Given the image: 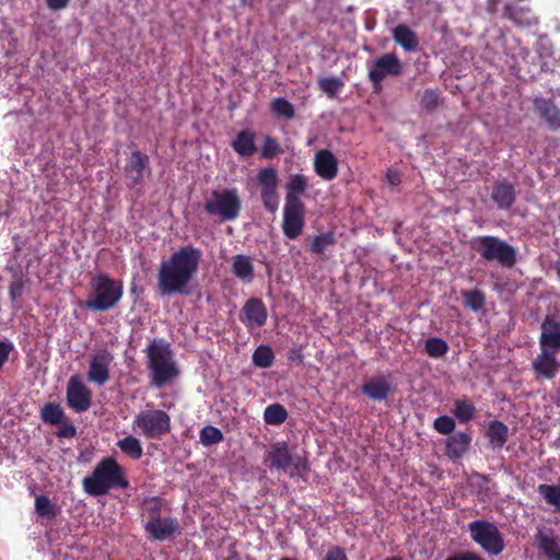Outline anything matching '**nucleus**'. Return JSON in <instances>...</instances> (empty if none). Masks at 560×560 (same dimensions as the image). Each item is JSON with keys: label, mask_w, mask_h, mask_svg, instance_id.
Here are the masks:
<instances>
[{"label": "nucleus", "mask_w": 560, "mask_h": 560, "mask_svg": "<svg viewBox=\"0 0 560 560\" xmlns=\"http://www.w3.org/2000/svg\"><path fill=\"white\" fill-rule=\"evenodd\" d=\"M127 487L124 470L113 457L103 458L92 474L83 479L84 491L93 497L104 495L113 488Z\"/></svg>", "instance_id": "1"}, {"label": "nucleus", "mask_w": 560, "mask_h": 560, "mask_svg": "<svg viewBox=\"0 0 560 560\" xmlns=\"http://www.w3.org/2000/svg\"><path fill=\"white\" fill-rule=\"evenodd\" d=\"M201 258V249L191 245L177 249V294L201 298V285L196 279Z\"/></svg>", "instance_id": "2"}, {"label": "nucleus", "mask_w": 560, "mask_h": 560, "mask_svg": "<svg viewBox=\"0 0 560 560\" xmlns=\"http://www.w3.org/2000/svg\"><path fill=\"white\" fill-rule=\"evenodd\" d=\"M91 294L85 306L91 311L105 312L115 307L124 294L122 282L100 273L91 280Z\"/></svg>", "instance_id": "3"}, {"label": "nucleus", "mask_w": 560, "mask_h": 560, "mask_svg": "<svg viewBox=\"0 0 560 560\" xmlns=\"http://www.w3.org/2000/svg\"><path fill=\"white\" fill-rule=\"evenodd\" d=\"M470 247L485 261H497L505 268H512L517 261L515 248L508 242L492 235H482L474 237L470 241Z\"/></svg>", "instance_id": "4"}, {"label": "nucleus", "mask_w": 560, "mask_h": 560, "mask_svg": "<svg viewBox=\"0 0 560 560\" xmlns=\"http://www.w3.org/2000/svg\"><path fill=\"white\" fill-rule=\"evenodd\" d=\"M147 355L152 384L162 387L175 374L171 346L163 340H154L148 346Z\"/></svg>", "instance_id": "5"}, {"label": "nucleus", "mask_w": 560, "mask_h": 560, "mask_svg": "<svg viewBox=\"0 0 560 560\" xmlns=\"http://www.w3.org/2000/svg\"><path fill=\"white\" fill-rule=\"evenodd\" d=\"M470 539L488 556L497 557L505 548L504 538L498 526L487 520H476L468 524Z\"/></svg>", "instance_id": "6"}, {"label": "nucleus", "mask_w": 560, "mask_h": 560, "mask_svg": "<svg viewBox=\"0 0 560 560\" xmlns=\"http://www.w3.org/2000/svg\"><path fill=\"white\" fill-rule=\"evenodd\" d=\"M203 208L210 215L220 217L223 221H233L241 212V200L235 189H215Z\"/></svg>", "instance_id": "7"}, {"label": "nucleus", "mask_w": 560, "mask_h": 560, "mask_svg": "<svg viewBox=\"0 0 560 560\" xmlns=\"http://www.w3.org/2000/svg\"><path fill=\"white\" fill-rule=\"evenodd\" d=\"M132 428L148 439H156L170 431L171 419L163 410H144L135 417Z\"/></svg>", "instance_id": "8"}, {"label": "nucleus", "mask_w": 560, "mask_h": 560, "mask_svg": "<svg viewBox=\"0 0 560 560\" xmlns=\"http://www.w3.org/2000/svg\"><path fill=\"white\" fill-rule=\"evenodd\" d=\"M265 463L271 469L287 471L291 466L294 467L296 472L307 470L306 460L300 456H294L287 442H276L270 445L269 451L265 456Z\"/></svg>", "instance_id": "9"}, {"label": "nucleus", "mask_w": 560, "mask_h": 560, "mask_svg": "<svg viewBox=\"0 0 560 560\" xmlns=\"http://www.w3.org/2000/svg\"><path fill=\"white\" fill-rule=\"evenodd\" d=\"M404 67L396 54L389 52L378 57L370 68L368 77L372 82L374 91L382 89V82L387 75L398 77L402 73Z\"/></svg>", "instance_id": "10"}, {"label": "nucleus", "mask_w": 560, "mask_h": 560, "mask_svg": "<svg viewBox=\"0 0 560 560\" xmlns=\"http://www.w3.org/2000/svg\"><path fill=\"white\" fill-rule=\"evenodd\" d=\"M305 205L288 200L283 207L282 231L285 237L296 240L305 228Z\"/></svg>", "instance_id": "11"}, {"label": "nucleus", "mask_w": 560, "mask_h": 560, "mask_svg": "<svg viewBox=\"0 0 560 560\" xmlns=\"http://www.w3.org/2000/svg\"><path fill=\"white\" fill-rule=\"evenodd\" d=\"M257 182L260 185V196L266 210L275 213L279 207V195L277 192L278 174L273 167L259 170Z\"/></svg>", "instance_id": "12"}, {"label": "nucleus", "mask_w": 560, "mask_h": 560, "mask_svg": "<svg viewBox=\"0 0 560 560\" xmlns=\"http://www.w3.org/2000/svg\"><path fill=\"white\" fill-rule=\"evenodd\" d=\"M559 350L539 347V353L532 361V369L538 378L552 380L560 371Z\"/></svg>", "instance_id": "13"}, {"label": "nucleus", "mask_w": 560, "mask_h": 560, "mask_svg": "<svg viewBox=\"0 0 560 560\" xmlns=\"http://www.w3.org/2000/svg\"><path fill=\"white\" fill-rule=\"evenodd\" d=\"M67 404L75 412L86 411L91 407L92 393L77 375L71 376L68 381Z\"/></svg>", "instance_id": "14"}, {"label": "nucleus", "mask_w": 560, "mask_h": 560, "mask_svg": "<svg viewBox=\"0 0 560 560\" xmlns=\"http://www.w3.org/2000/svg\"><path fill=\"white\" fill-rule=\"evenodd\" d=\"M114 360L107 350H98L91 357L86 377L89 382L103 386L109 380V366Z\"/></svg>", "instance_id": "15"}, {"label": "nucleus", "mask_w": 560, "mask_h": 560, "mask_svg": "<svg viewBox=\"0 0 560 560\" xmlns=\"http://www.w3.org/2000/svg\"><path fill=\"white\" fill-rule=\"evenodd\" d=\"M267 318V307L258 298L247 300L240 313V320L248 330L262 327L266 324Z\"/></svg>", "instance_id": "16"}, {"label": "nucleus", "mask_w": 560, "mask_h": 560, "mask_svg": "<svg viewBox=\"0 0 560 560\" xmlns=\"http://www.w3.org/2000/svg\"><path fill=\"white\" fill-rule=\"evenodd\" d=\"M534 544L548 560H560V545L558 537L550 528L539 527L534 535Z\"/></svg>", "instance_id": "17"}, {"label": "nucleus", "mask_w": 560, "mask_h": 560, "mask_svg": "<svg viewBox=\"0 0 560 560\" xmlns=\"http://www.w3.org/2000/svg\"><path fill=\"white\" fill-rule=\"evenodd\" d=\"M533 106L535 113L551 131L560 130V109L552 98L535 97Z\"/></svg>", "instance_id": "18"}, {"label": "nucleus", "mask_w": 560, "mask_h": 560, "mask_svg": "<svg viewBox=\"0 0 560 560\" xmlns=\"http://www.w3.org/2000/svg\"><path fill=\"white\" fill-rule=\"evenodd\" d=\"M540 329L539 347L560 351V317L551 314L546 315Z\"/></svg>", "instance_id": "19"}, {"label": "nucleus", "mask_w": 560, "mask_h": 560, "mask_svg": "<svg viewBox=\"0 0 560 560\" xmlns=\"http://www.w3.org/2000/svg\"><path fill=\"white\" fill-rule=\"evenodd\" d=\"M314 170L320 178L332 180L338 174V160L328 149L318 150L314 156Z\"/></svg>", "instance_id": "20"}, {"label": "nucleus", "mask_w": 560, "mask_h": 560, "mask_svg": "<svg viewBox=\"0 0 560 560\" xmlns=\"http://www.w3.org/2000/svg\"><path fill=\"white\" fill-rule=\"evenodd\" d=\"M491 200L500 210H509L516 201V190L506 179L497 180L492 186Z\"/></svg>", "instance_id": "21"}, {"label": "nucleus", "mask_w": 560, "mask_h": 560, "mask_svg": "<svg viewBox=\"0 0 560 560\" xmlns=\"http://www.w3.org/2000/svg\"><path fill=\"white\" fill-rule=\"evenodd\" d=\"M361 392L372 400L382 401L392 393V383L385 375H376L362 384Z\"/></svg>", "instance_id": "22"}, {"label": "nucleus", "mask_w": 560, "mask_h": 560, "mask_svg": "<svg viewBox=\"0 0 560 560\" xmlns=\"http://www.w3.org/2000/svg\"><path fill=\"white\" fill-rule=\"evenodd\" d=\"M257 133L255 130L245 128L240 130L231 142L233 151L242 158H250L256 154Z\"/></svg>", "instance_id": "23"}, {"label": "nucleus", "mask_w": 560, "mask_h": 560, "mask_svg": "<svg viewBox=\"0 0 560 560\" xmlns=\"http://www.w3.org/2000/svg\"><path fill=\"white\" fill-rule=\"evenodd\" d=\"M125 171L130 184L140 183L149 174L148 156L138 151L133 152L126 163Z\"/></svg>", "instance_id": "24"}, {"label": "nucleus", "mask_w": 560, "mask_h": 560, "mask_svg": "<svg viewBox=\"0 0 560 560\" xmlns=\"http://www.w3.org/2000/svg\"><path fill=\"white\" fill-rule=\"evenodd\" d=\"M470 443V434L467 432H455L445 440V455L451 460H457L468 451Z\"/></svg>", "instance_id": "25"}, {"label": "nucleus", "mask_w": 560, "mask_h": 560, "mask_svg": "<svg viewBox=\"0 0 560 560\" xmlns=\"http://www.w3.org/2000/svg\"><path fill=\"white\" fill-rule=\"evenodd\" d=\"M159 289L163 295L175 292V254L161 265Z\"/></svg>", "instance_id": "26"}, {"label": "nucleus", "mask_w": 560, "mask_h": 560, "mask_svg": "<svg viewBox=\"0 0 560 560\" xmlns=\"http://www.w3.org/2000/svg\"><path fill=\"white\" fill-rule=\"evenodd\" d=\"M308 187L307 177L303 174H291L285 183V202L288 200L303 203L300 196L305 194Z\"/></svg>", "instance_id": "27"}, {"label": "nucleus", "mask_w": 560, "mask_h": 560, "mask_svg": "<svg viewBox=\"0 0 560 560\" xmlns=\"http://www.w3.org/2000/svg\"><path fill=\"white\" fill-rule=\"evenodd\" d=\"M393 39L407 51H413L419 45L417 34L406 24H398L393 30Z\"/></svg>", "instance_id": "28"}, {"label": "nucleus", "mask_w": 560, "mask_h": 560, "mask_svg": "<svg viewBox=\"0 0 560 560\" xmlns=\"http://www.w3.org/2000/svg\"><path fill=\"white\" fill-rule=\"evenodd\" d=\"M486 436L488 438L492 448L500 450L509 439V428L499 420H492L488 424Z\"/></svg>", "instance_id": "29"}, {"label": "nucleus", "mask_w": 560, "mask_h": 560, "mask_svg": "<svg viewBox=\"0 0 560 560\" xmlns=\"http://www.w3.org/2000/svg\"><path fill=\"white\" fill-rule=\"evenodd\" d=\"M232 272L243 281H250L254 277V265L250 258L242 254L236 255L233 258Z\"/></svg>", "instance_id": "30"}, {"label": "nucleus", "mask_w": 560, "mask_h": 560, "mask_svg": "<svg viewBox=\"0 0 560 560\" xmlns=\"http://www.w3.org/2000/svg\"><path fill=\"white\" fill-rule=\"evenodd\" d=\"M145 529L154 538L165 539L173 532V523L152 516V520L147 522Z\"/></svg>", "instance_id": "31"}, {"label": "nucleus", "mask_w": 560, "mask_h": 560, "mask_svg": "<svg viewBox=\"0 0 560 560\" xmlns=\"http://www.w3.org/2000/svg\"><path fill=\"white\" fill-rule=\"evenodd\" d=\"M537 492L547 504L555 508L556 513H560V485L541 483L537 487Z\"/></svg>", "instance_id": "32"}, {"label": "nucleus", "mask_w": 560, "mask_h": 560, "mask_svg": "<svg viewBox=\"0 0 560 560\" xmlns=\"http://www.w3.org/2000/svg\"><path fill=\"white\" fill-rule=\"evenodd\" d=\"M448 350V343L440 337H430L424 341V351L432 359L443 358Z\"/></svg>", "instance_id": "33"}, {"label": "nucleus", "mask_w": 560, "mask_h": 560, "mask_svg": "<svg viewBox=\"0 0 560 560\" xmlns=\"http://www.w3.org/2000/svg\"><path fill=\"white\" fill-rule=\"evenodd\" d=\"M288 418L287 409L280 404H271L265 408L264 420L267 424L279 425Z\"/></svg>", "instance_id": "34"}, {"label": "nucleus", "mask_w": 560, "mask_h": 560, "mask_svg": "<svg viewBox=\"0 0 560 560\" xmlns=\"http://www.w3.org/2000/svg\"><path fill=\"white\" fill-rule=\"evenodd\" d=\"M336 243V237L332 232L322 233L315 235L311 242L308 249L316 255H323L329 246Z\"/></svg>", "instance_id": "35"}, {"label": "nucleus", "mask_w": 560, "mask_h": 560, "mask_svg": "<svg viewBox=\"0 0 560 560\" xmlns=\"http://www.w3.org/2000/svg\"><path fill=\"white\" fill-rule=\"evenodd\" d=\"M462 296L466 308L478 312L485 306L486 295L478 289L462 291Z\"/></svg>", "instance_id": "36"}, {"label": "nucleus", "mask_w": 560, "mask_h": 560, "mask_svg": "<svg viewBox=\"0 0 560 560\" xmlns=\"http://www.w3.org/2000/svg\"><path fill=\"white\" fill-rule=\"evenodd\" d=\"M117 446L128 456L133 459H139L143 454V448L140 441L132 436H126L117 442Z\"/></svg>", "instance_id": "37"}, {"label": "nucleus", "mask_w": 560, "mask_h": 560, "mask_svg": "<svg viewBox=\"0 0 560 560\" xmlns=\"http://www.w3.org/2000/svg\"><path fill=\"white\" fill-rule=\"evenodd\" d=\"M453 412L459 422L466 423L475 417L476 407L467 399H458L454 404Z\"/></svg>", "instance_id": "38"}, {"label": "nucleus", "mask_w": 560, "mask_h": 560, "mask_svg": "<svg viewBox=\"0 0 560 560\" xmlns=\"http://www.w3.org/2000/svg\"><path fill=\"white\" fill-rule=\"evenodd\" d=\"M271 110L281 118L284 119H293L295 117V108L292 103H290L284 97H277L270 104Z\"/></svg>", "instance_id": "39"}, {"label": "nucleus", "mask_w": 560, "mask_h": 560, "mask_svg": "<svg viewBox=\"0 0 560 560\" xmlns=\"http://www.w3.org/2000/svg\"><path fill=\"white\" fill-rule=\"evenodd\" d=\"M42 419L46 423L50 424H61L62 419L65 417V412L60 405L55 402H49L45 405L40 411Z\"/></svg>", "instance_id": "40"}, {"label": "nucleus", "mask_w": 560, "mask_h": 560, "mask_svg": "<svg viewBox=\"0 0 560 560\" xmlns=\"http://www.w3.org/2000/svg\"><path fill=\"white\" fill-rule=\"evenodd\" d=\"M275 353L269 346L261 345L253 353V363L261 369L272 365Z\"/></svg>", "instance_id": "41"}, {"label": "nucleus", "mask_w": 560, "mask_h": 560, "mask_svg": "<svg viewBox=\"0 0 560 560\" xmlns=\"http://www.w3.org/2000/svg\"><path fill=\"white\" fill-rule=\"evenodd\" d=\"M35 512L38 516L46 520H51L56 516V508L46 495H37L35 498Z\"/></svg>", "instance_id": "42"}, {"label": "nucleus", "mask_w": 560, "mask_h": 560, "mask_svg": "<svg viewBox=\"0 0 560 560\" xmlns=\"http://www.w3.org/2000/svg\"><path fill=\"white\" fill-rule=\"evenodd\" d=\"M199 439L202 445L211 446L222 442L224 440V436L220 429L213 425H207L201 429Z\"/></svg>", "instance_id": "43"}, {"label": "nucleus", "mask_w": 560, "mask_h": 560, "mask_svg": "<svg viewBox=\"0 0 560 560\" xmlns=\"http://www.w3.org/2000/svg\"><path fill=\"white\" fill-rule=\"evenodd\" d=\"M283 153V150L277 138L271 136L264 137L260 156L262 159H273L275 156Z\"/></svg>", "instance_id": "44"}, {"label": "nucleus", "mask_w": 560, "mask_h": 560, "mask_svg": "<svg viewBox=\"0 0 560 560\" xmlns=\"http://www.w3.org/2000/svg\"><path fill=\"white\" fill-rule=\"evenodd\" d=\"M455 420L450 416H440L433 421V429L442 435H451L455 430Z\"/></svg>", "instance_id": "45"}, {"label": "nucleus", "mask_w": 560, "mask_h": 560, "mask_svg": "<svg viewBox=\"0 0 560 560\" xmlns=\"http://www.w3.org/2000/svg\"><path fill=\"white\" fill-rule=\"evenodd\" d=\"M318 85L320 90L326 93L329 97H335L343 83L341 80L335 77L330 78H320L318 80Z\"/></svg>", "instance_id": "46"}, {"label": "nucleus", "mask_w": 560, "mask_h": 560, "mask_svg": "<svg viewBox=\"0 0 560 560\" xmlns=\"http://www.w3.org/2000/svg\"><path fill=\"white\" fill-rule=\"evenodd\" d=\"M440 104V94L436 90H424L421 97V106L427 110H434Z\"/></svg>", "instance_id": "47"}, {"label": "nucleus", "mask_w": 560, "mask_h": 560, "mask_svg": "<svg viewBox=\"0 0 560 560\" xmlns=\"http://www.w3.org/2000/svg\"><path fill=\"white\" fill-rule=\"evenodd\" d=\"M522 13H523V10L514 4H506L503 9L504 18H506L517 24H521V14Z\"/></svg>", "instance_id": "48"}, {"label": "nucleus", "mask_w": 560, "mask_h": 560, "mask_svg": "<svg viewBox=\"0 0 560 560\" xmlns=\"http://www.w3.org/2000/svg\"><path fill=\"white\" fill-rule=\"evenodd\" d=\"M323 560H348V557L343 548L334 546L327 550Z\"/></svg>", "instance_id": "49"}, {"label": "nucleus", "mask_w": 560, "mask_h": 560, "mask_svg": "<svg viewBox=\"0 0 560 560\" xmlns=\"http://www.w3.org/2000/svg\"><path fill=\"white\" fill-rule=\"evenodd\" d=\"M445 560H485L479 553L472 551L459 552Z\"/></svg>", "instance_id": "50"}, {"label": "nucleus", "mask_w": 560, "mask_h": 560, "mask_svg": "<svg viewBox=\"0 0 560 560\" xmlns=\"http://www.w3.org/2000/svg\"><path fill=\"white\" fill-rule=\"evenodd\" d=\"M23 293V282L16 280L10 285V298L14 302L16 301Z\"/></svg>", "instance_id": "51"}, {"label": "nucleus", "mask_w": 560, "mask_h": 560, "mask_svg": "<svg viewBox=\"0 0 560 560\" xmlns=\"http://www.w3.org/2000/svg\"><path fill=\"white\" fill-rule=\"evenodd\" d=\"M77 433L75 428L70 423H62L57 435L60 438H72Z\"/></svg>", "instance_id": "52"}, {"label": "nucleus", "mask_w": 560, "mask_h": 560, "mask_svg": "<svg viewBox=\"0 0 560 560\" xmlns=\"http://www.w3.org/2000/svg\"><path fill=\"white\" fill-rule=\"evenodd\" d=\"M70 0H47V7L51 10H61L65 9Z\"/></svg>", "instance_id": "53"}, {"label": "nucleus", "mask_w": 560, "mask_h": 560, "mask_svg": "<svg viewBox=\"0 0 560 560\" xmlns=\"http://www.w3.org/2000/svg\"><path fill=\"white\" fill-rule=\"evenodd\" d=\"M387 180L390 185H398L400 183L399 174L396 171L388 170L386 173Z\"/></svg>", "instance_id": "54"}, {"label": "nucleus", "mask_w": 560, "mask_h": 560, "mask_svg": "<svg viewBox=\"0 0 560 560\" xmlns=\"http://www.w3.org/2000/svg\"><path fill=\"white\" fill-rule=\"evenodd\" d=\"M556 270H557L558 276L560 277V261L557 262Z\"/></svg>", "instance_id": "55"}, {"label": "nucleus", "mask_w": 560, "mask_h": 560, "mask_svg": "<svg viewBox=\"0 0 560 560\" xmlns=\"http://www.w3.org/2000/svg\"><path fill=\"white\" fill-rule=\"evenodd\" d=\"M152 504H153V506H151V509L153 510V509H155V508H156V503H155V502H153Z\"/></svg>", "instance_id": "56"}]
</instances>
